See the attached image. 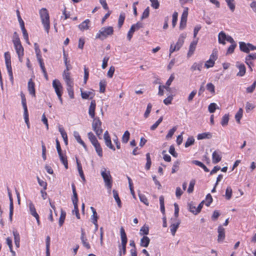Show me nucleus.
Here are the masks:
<instances>
[{
	"mask_svg": "<svg viewBox=\"0 0 256 256\" xmlns=\"http://www.w3.org/2000/svg\"><path fill=\"white\" fill-rule=\"evenodd\" d=\"M96 108V102L95 100H93L91 101L88 108V114L91 118H93L92 124V130L95 132L98 138H101L100 136L103 132L102 128V122L99 118L95 117Z\"/></svg>",
	"mask_w": 256,
	"mask_h": 256,
	"instance_id": "nucleus-1",
	"label": "nucleus"
},
{
	"mask_svg": "<svg viewBox=\"0 0 256 256\" xmlns=\"http://www.w3.org/2000/svg\"><path fill=\"white\" fill-rule=\"evenodd\" d=\"M40 14L44 28L48 34L50 28V16L48 10L46 8H42L40 10Z\"/></svg>",
	"mask_w": 256,
	"mask_h": 256,
	"instance_id": "nucleus-2",
	"label": "nucleus"
},
{
	"mask_svg": "<svg viewBox=\"0 0 256 256\" xmlns=\"http://www.w3.org/2000/svg\"><path fill=\"white\" fill-rule=\"evenodd\" d=\"M114 33V29L112 26L103 27L99 30L96 36V38L101 40L106 39L108 36H111Z\"/></svg>",
	"mask_w": 256,
	"mask_h": 256,
	"instance_id": "nucleus-3",
	"label": "nucleus"
},
{
	"mask_svg": "<svg viewBox=\"0 0 256 256\" xmlns=\"http://www.w3.org/2000/svg\"><path fill=\"white\" fill-rule=\"evenodd\" d=\"M102 169L104 170L101 172L102 176L104 179L106 187L110 191L112 187V180L110 174V172L109 170H106L104 168H103Z\"/></svg>",
	"mask_w": 256,
	"mask_h": 256,
	"instance_id": "nucleus-4",
	"label": "nucleus"
},
{
	"mask_svg": "<svg viewBox=\"0 0 256 256\" xmlns=\"http://www.w3.org/2000/svg\"><path fill=\"white\" fill-rule=\"evenodd\" d=\"M142 27L143 24L140 22H138L136 24H132L127 34V38L128 40H130L134 32L138 30L140 28Z\"/></svg>",
	"mask_w": 256,
	"mask_h": 256,
	"instance_id": "nucleus-5",
	"label": "nucleus"
},
{
	"mask_svg": "<svg viewBox=\"0 0 256 256\" xmlns=\"http://www.w3.org/2000/svg\"><path fill=\"white\" fill-rule=\"evenodd\" d=\"M7 190H8V197H9V199H10L9 219L10 222H12L13 212H14L13 200L12 198L11 192H10V190L8 187H7Z\"/></svg>",
	"mask_w": 256,
	"mask_h": 256,
	"instance_id": "nucleus-6",
	"label": "nucleus"
},
{
	"mask_svg": "<svg viewBox=\"0 0 256 256\" xmlns=\"http://www.w3.org/2000/svg\"><path fill=\"white\" fill-rule=\"evenodd\" d=\"M52 86L54 88L56 93V94L57 96H58L59 94H62V87L61 83L58 80L55 79L52 81Z\"/></svg>",
	"mask_w": 256,
	"mask_h": 256,
	"instance_id": "nucleus-7",
	"label": "nucleus"
},
{
	"mask_svg": "<svg viewBox=\"0 0 256 256\" xmlns=\"http://www.w3.org/2000/svg\"><path fill=\"white\" fill-rule=\"evenodd\" d=\"M218 242H222L225 238V229L222 226H220L218 228Z\"/></svg>",
	"mask_w": 256,
	"mask_h": 256,
	"instance_id": "nucleus-8",
	"label": "nucleus"
},
{
	"mask_svg": "<svg viewBox=\"0 0 256 256\" xmlns=\"http://www.w3.org/2000/svg\"><path fill=\"white\" fill-rule=\"evenodd\" d=\"M236 66L238 68L239 72L237 73L236 76H243L246 72V68L244 64L237 62Z\"/></svg>",
	"mask_w": 256,
	"mask_h": 256,
	"instance_id": "nucleus-9",
	"label": "nucleus"
},
{
	"mask_svg": "<svg viewBox=\"0 0 256 256\" xmlns=\"http://www.w3.org/2000/svg\"><path fill=\"white\" fill-rule=\"evenodd\" d=\"M35 84L32 82V79L29 80L28 84V89L29 94L34 97H36Z\"/></svg>",
	"mask_w": 256,
	"mask_h": 256,
	"instance_id": "nucleus-10",
	"label": "nucleus"
},
{
	"mask_svg": "<svg viewBox=\"0 0 256 256\" xmlns=\"http://www.w3.org/2000/svg\"><path fill=\"white\" fill-rule=\"evenodd\" d=\"M16 50V54L18 55L20 62H22V56H24V48L22 44L14 46Z\"/></svg>",
	"mask_w": 256,
	"mask_h": 256,
	"instance_id": "nucleus-11",
	"label": "nucleus"
},
{
	"mask_svg": "<svg viewBox=\"0 0 256 256\" xmlns=\"http://www.w3.org/2000/svg\"><path fill=\"white\" fill-rule=\"evenodd\" d=\"M84 230L81 229V237L80 239L82 240V244L84 246H85L87 249H90V244L86 242L87 239L86 237L84 236Z\"/></svg>",
	"mask_w": 256,
	"mask_h": 256,
	"instance_id": "nucleus-12",
	"label": "nucleus"
},
{
	"mask_svg": "<svg viewBox=\"0 0 256 256\" xmlns=\"http://www.w3.org/2000/svg\"><path fill=\"white\" fill-rule=\"evenodd\" d=\"M198 40H193L190 44L188 56H190L194 52L197 44Z\"/></svg>",
	"mask_w": 256,
	"mask_h": 256,
	"instance_id": "nucleus-13",
	"label": "nucleus"
},
{
	"mask_svg": "<svg viewBox=\"0 0 256 256\" xmlns=\"http://www.w3.org/2000/svg\"><path fill=\"white\" fill-rule=\"evenodd\" d=\"M74 136L78 142L82 145L85 150H87L86 146L84 142L81 139L80 136L78 134V132L76 131H74Z\"/></svg>",
	"mask_w": 256,
	"mask_h": 256,
	"instance_id": "nucleus-14",
	"label": "nucleus"
},
{
	"mask_svg": "<svg viewBox=\"0 0 256 256\" xmlns=\"http://www.w3.org/2000/svg\"><path fill=\"white\" fill-rule=\"evenodd\" d=\"M228 35L226 34L223 31L220 32L218 34V40L220 44L224 45L226 44L225 41L226 40Z\"/></svg>",
	"mask_w": 256,
	"mask_h": 256,
	"instance_id": "nucleus-15",
	"label": "nucleus"
},
{
	"mask_svg": "<svg viewBox=\"0 0 256 256\" xmlns=\"http://www.w3.org/2000/svg\"><path fill=\"white\" fill-rule=\"evenodd\" d=\"M120 237L122 240V244H126L128 239L124 230L122 227L120 229Z\"/></svg>",
	"mask_w": 256,
	"mask_h": 256,
	"instance_id": "nucleus-16",
	"label": "nucleus"
},
{
	"mask_svg": "<svg viewBox=\"0 0 256 256\" xmlns=\"http://www.w3.org/2000/svg\"><path fill=\"white\" fill-rule=\"evenodd\" d=\"M90 20L88 19H86L84 20L82 24L78 25V27L79 29L82 31L87 30L89 28L88 24Z\"/></svg>",
	"mask_w": 256,
	"mask_h": 256,
	"instance_id": "nucleus-17",
	"label": "nucleus"
},
{
	"mask_svg": "<svg viewBox=\"0 0 256 256\" xmlns=\"http://www.w3.org/2000/svg\"><path fill=\"white\" fill-rule=\"evenodd\" d=\"M72 190L73 196L72 198L73 204H78V196L76 192L75 186L74 184H72Z\"/></svg>",
	"mask_w": 256,
	"mask_h": 256,
	"instance_id": "nucleus-18",
	"label": "nucleus"
},
{
	"mask_svg": "<svg viewBox=\"0 0 256 256\" xmlns=\"http://www.w3.org/2000/svg\"><path fill=\"white\" fill-rule=\"evenodd\" d=\"M222 156L216 151H214L212 154V163L216 164L221 160Z\"/></svg>",
	"mask_w": 256,
	"mask_h": 256,
	"instance_id": "nucleus-19",
	"label": "nucleus"
},
{
	"mask_svg": "<svg viewBox=\"0 0 256 256\" xmlns=\"http://www.w3.org/2000/svg\"><path fill=\"white\" fill-rule=\"evenodd\" d=\"M150 242V239L147 236H144L140 240V245L142 246L147 248Z\"/></svg>",
	"mask_w": 256,
	"mask_h": 256,
	"instance_id": "nucleus-20",
	"label": "nucleus"
},
{
	"mask_svg": "<svg viewBox=\"0 0 256 256\" xmlns=\"http://www.w3.org/2000/svg\"><path fill=\"white\" fill-rule=\"evenodd\" d=\"M240 49L242 52L246 53L250 52V49L248 46V43L246 44L244 42H240Z\"/></svg>",
	"mask_w": 256,
	"mask_h": 256,
	"instance_id": "nucleus-21",
	"label": "nucleus"
},
{
	"mask_svg": "<svg viewBox=\"0 0 256 256\" xmlns=\"http://www.w3.org/2000/svg\"><path fill=\"white\" fill-rule=\"evenodd\" d=\"M112 193H113L114 198L116 202L117 203L118 207L119 208H122V202H121L120 199L118 196V192L115 190H113Z\"/></svg>",
	"mask_w": 256,
	"mask_h": 256,
	"instance_id": "nucleus-22",
	"label": "nucleus"
},
{
	"mask_svg": "<svg viewBox=\"0 0 256 256\" xmlns=\"http://www.w3.org/2000/svg\"><path fill=\"white\" fill-rule=\"evenodd\" d=\"M76 164H77L78 170L80 176V178H82V180L83 182H85L86 179H85V177H84V174L83 172L82 166H81V164L78 162V160L77 158H76Z\"/></svg>",
	"mask_w": 256,
	"mask_h": 256,
	"instance_id": "nucleus-23",
	"label": "nucleus"
},
{
	"mask_svg": "<svg viewBox=\"0 0 256 256\" xmlns=\"http://www.w3.org/2000/svg\"><path fill=\"white\" fill-rule=\"evenodd\" d=\"M202 64V62H200L199 63L194 62L190 68V70L192 72L196 70L201 71Z\"/></svg>",
	"mask_w": 256,
	"mask_h": 256,
	"instance_id": "nucleus-24",
	"label": "nucleus"
},
{
	"mask_svg": "<svg viewBox=\"0 0 256 256\" xmlns=\"http://www.w3.org/2000/svg\"><path fill=\"white\" fill-rule=\"evenodd\" d=\"M92 145L94 147L98 156L102 157V150L99 142H98L95 144H93Z\"/></svg>",
	"mask_w": 256,
	"mask_h": 256,
	"instance_id": "nucleus-25",
	"label": "nucleus"
},
{
	"mask_svg": "<svg viewBox=\"0 0 256 256\" xmlns=\"http://www.w3.org/2000/svg\"><path fill=\"white\" fill-rule=\"evenodd\" d=\"M212 137V134L210 132H204L200 134L197 136V138L199 140L206 138H210Z\"/></svg>",
	"mask_w": 256,
	"mask_h": 256,
	"instance_id": "nucleus-26",
	"label": "nucleus"
},
{
	"mask_svg": "<svg viewBox=\"0 0 256 256\" xmlns=\"http://www.w3.org/2000/svg\"><path fill=\"white\" fill-rule=\"evenodd\" d=\"M30 211V214L34 217L38 216V214L36 212V210L34 204L32 202H30L28 204Z\"/></svg>",
	"mask_w": 256,
	"mask_h": 256,
	"instance_id": "nucleus-27",
	"label": "nucleus"
},
{
	"mask_svg": "<svg viewBox=\"0 0 256 256\" xmlns=\"http://www.w3.org/2000/svg\"><path fill=\"white\" fill-rule=\"evenodd\" d=\"M126 15L124 12H121L118 18V27L119 28H120L124 24V19H125Z\"/></svg>",
	"mask_w": 256,
	"mask_h": 256,
	"instance_id": "nucleus-28",
	"label": "nucleus"
},
{
	"mask_svg": "<svg viewBox=\"0 0 256 256\" xmlns=\"http://www.w3.org/2000/svg\"><path fill=\"white\" fill-rule=\"evenodd\" d=\"M192 163L196 166H198L201 167L202 168L204 169V170L206 172H208L210 171L209 169L203 163H202V162H200L198 160H192Z\"/></svg>",
	"mask_w": 256,
	"mask_h": 256,
	"instance_id": "nucleus-29",
	"label": "nucleus"
},
{
	"mask_svg": "<svg viewBox=\"0 0 256 256\" xmlns=\"http://www.w3.org/2000/svg\"><path fill=\"white\" fill-rule=\"evenodd\" d=\"M60 160L61 162L64 165L65 168L66 169L68 168V162L67 160V158L66 156H64L62 153L58 154Z\"/></svg>",
	"mask_w": 256,
	"mask_h": 256,
	"instance_id": "nucleus-30",
	"label": "nucleus"
},
{
	"mask_svg": "<svg viewBox=\"0 0 256 256\" xmlns=\"http://www.w3.org/2000/svg\"><path fill=\"white\" fill-rule=\"evenodd\" d=\"M180 224V222H178L176 224H172L170 225V232L172 236H174L176 234V232L179 226V225Z\"/></svg>",
	"mask_w": 256,
	"mask_h": 256,
	"instance_id": "nucleus-31",
	"label": "nucleus"
},
{
	"mask_svg": "<svg viewBox=\"0 0 256 256\" xmlns=\"http://www.w3.org/2000/svg\"><path fill=\"white\" fill-rule=\"evenodd\" d=\"M88 137L92 144H95V143L98 142V140L96 139V136L94 135V134L92 132H88Z\"/></svg>",
	"mask_w": 256,
	"mask_h": 256,
	"instance_id": "nucleus-32",
	"label": "nucleus"
},
{
	"mask_svg": "<svg viewBox=\"0 0 256 256\" xmlns=\"http://www.w3.org/2000/svg\"><path fill=\"white\" fill-rule=\"evenodd\" d=\"M105 144L109 148L112 150L114 151L116 150L114 146L112 145L111 141L110 138H108V137L104 139Z\"/></svg>",
	"mask_w": 256,
	"mask_h": 256,
	"instance_id": "nucleus-33",
	"label": "nucleus"
},
{
	"mask_svg": "<svg viewBox=\"0 0 256 256\" xmlns=\"http://www.w3.org/2000/svg\"><path fill=\"white\" fill-rule=\"evenodd\" d=\"M130 133L129 132L128 130H126L124 132V134L122 136V142L124 143V144L127 143L130 139Z\"/></svg>",
	"mask_w": 256,
	"mask_h": 256,
	"instance_id": "nucleus-34",
	"label": "nucleus"
},
{
	"mask_svg": "<svg viewBox=\"0 0 256 256\" xmlns=\"http://www.w3.org/2000/svg\"><path fill=\"white\" fill-rule=\"evenodd\" d=\"M20 97L22 99V104L24 108V112L28 111L26 106V98L24 94L22 92L20 93Z\"/></svg>",
	"mask_w": 256,
	"mask_h": 256,
	"instance_id": "nucleus-35",
	"label": "nucleus"
},
{
	"mask_svg": "<svg viewBox=\"0 0 256 256\" xmlns=\"http://www.w3.org/2000/svg\"><path fill=\"white\" fill-rule=\"evenodd\" d=\"M243 110L240 108L235 115V118L238 123H240V120L242 116Z\"/></svg>",
	"mask_w": 256,
	"mask_h": 256,
	"instance_id": "nucleus-36",
	"label": "nucleus"
},
{
	"mask_svg": "<svg viewBox=\"0 0 256 256\" xmlns=\"http://www.w3.org/2000/svg\"><path fill=\"white\" fill-rule=\"evenodd\" d=\"M229 121V114H225L222 118L221 124L222 126H226L228 124Z\"/></svg>",
	"mask_w": 256,
	"mask_h": 256,
	"instance_id": "nucleus-37",
	"label": "nucleus"
},
{
	"mask_svg": "<svg viewBox=\"0 0 256 256\" xmlns=\"http://www.w3.org/2000/svg\"><path fill=\"white\" fill-rule=\"evenodd\" d=\"M66 213L64 210H62L60 212V216L59 218V225L60 226H62L64 223V221L66 218Z\"/></svg>",
	"mask_w": 256,
	"mask_h": 256,
	"instance_id": "nucleus-38",
	"label": "nucleus"
},
{
	"mask_svg": "<svg viewBox=\"0 0 256 256\" xmlns=\"http://www.w3.org/2000/svg\"><path fill=\"white\" fill-rule=\"evenodd\" d=\"M50 237L47 236L46 238V256H50Z\"/></svg>",
	"mask_w": 256,
	"mask_h": 256,
	"instance_id": "nucleus-39",
	"label": "nucleus"
},
{
	"mask_svg": "<svg viewBox=\"0 0 256 256\" xmlns=\"http://www.w3.org/2000/svg\"><path fill=\"white\" fill-rule=\"evenodd\" d=\"M50 237L47 236L46 238V256H50Z\"/></svg>",
	"mask_w": 256,
	"mask_h": 256,
	"instance_id": "nucleus-40",
	"label": "nucleus"
},
{
	"mask_svg": "<svg viewBox=\"0 0 256 256\" xmlns=\"http://www.w3.org/2000/svg\"><path fill=\"white\" fill-rule=\"evenodd\" d=\"M217 108H219L214 102L210 103L208 107V110L210 113H214Z\"/></svg>",
	"mask_w": 256,
	"mask_h": 256,
	"instance_id": "nucleus-41",
	"label": "nucleus"
},
{
	"mask_svg": "<svg viewBox=\"0 0 256 256\" xmlns=\"http://www.w3.org/2000/svg\"><path fill=\"white\" fill-rule=\"evenodd\" d=\"M228 6L232 12H234L235 10L234 0H225Z\"/></svg>",
	"mask_w": 256,
	"mask_h": 256,
	"instance_id": "nucleus-42",
	"label": "nucleus"
},
{
	"mask_svg": "<svg viewBox=\"0 0 256 256\" xmlns=\"http://www.w3.org/2000/svg\"><path fill=\"white\" fill-rule=\"evenodd\" d=\"M146 168L147 170H149L150 169L151 164H152L151 158H150V153H147L146 154Z\"/></svg>",
	"mask_w": 256,
	"mask_h": 256,
	"instance_id": "nucleus-43",
	"label": "nucleus"
},
{
	"mask_svg": "<svg viewBox=\"0 0 256 256\" xmlns=\"http://www.w3.org/2000/svg\"><path fill=\"white\" fill-rule=\"evenodd\" d=\"M180 163V162L179 160H177L174 162L172 170V174L175 173L178 170Z\"/></svg>",
	"mask_w": 256,
	"mask_h": 256,
	"instance_id": "nucleus-44",
	"label": "nucleus"
},
{
	"mask_svg": "<svg viewBox=\"0 0 256 256\" xmlns=\"http://www.w3.org/2000/svg\"><path fill=\"white\" fill-rule=\"evenodd\" d=\"M74 206V208L72 211V213L73 214H76V217L78 219L80 218V214H79V210L78 208V204H73Z\"/></svg>",
	"mask_w": 256,
	"mask_h": 256,
	"instance_id": "nucleus-45",
	"label": "nucleus"
},
{
	"mask_svg": "<svg viewBox=\"0 0 256 256\" xmlns=\"http://www.w3.org/2000/svg\"><path fill=\"white\" fill-rule=\"evenodd\" d=\"M194 142V139L193 136L189 137L186 142H185L184 146L186 148H188L192 145Z\"/></svg>",
	"mask_w": 256,
	"mask_h": 256,
	"instance_id": "nucleus-46",
	"label": "nucleus"
},
{
	"mask_svg": "<svg viewBox=\"0 0 256 256\" xmlns=\"http://www.w3.org/2000/svg\"><path fill=\"white\" fill-rule=\"evenodd\" d=\"M37 58V60L38 62V63H39V64H40V66L41 68V70H42V72H45V70H46V68H45V66H44V62H43V60L42 58V56H40V57H36Z\"/></svg>",
	"mask_w": 256,
	"mask_h": 256,
	"instance_id": "nucleus-47",
	"label": "nucleus"
},
{
	"mask_svg": "<svg viewBox=\"0 0 256 256\" xmlns=\"http://www.w3.org/2000/svg\"><path fill=\"white\" fill-rule=\"evenodd\" d=\"M100 92H104L106 90V82L104 80H102L100 82Z\"/></svg>",
	"mask_w": 256,
	"mask_h": 256,
	"instance_id": "nucleus-48",
	"label": "nucleus"
},
{
	"mask_svg": "<svg viewBox=\"0 0 256 256\" xmlns=\"http://www.w3.org/2000/svg\"><path fill=\"white\" fill-rule=\"evenodd\" d=\"M195 183L196 181L194 180H190L188 188L187 190L188 193L190 194L193 192Z\"/></svg>",
	"mask_w": 256,
	"mask_h": 256,
	"instance_id": "nucleus-49",
	"label": "nucleus"
},
{
	"mask_svg": "<svg viewBox=\"0 0 256 256\" xmlns=\"http://www.w3.org/2000/svg\"><path fill=\"white\" fill-rule=\"evenodd\" d=\"M206 90L210 92L212 94H214L215 92V86L211 82L208 83L206 86Z\"/></svg>",
	"mask_w": 256,
	"mask_h": 256,
	"instance_id": "nucleus-50",
	"label": "nucleus"
},
{
	"mask_svg": "<svg viewBox=\"0 0 256 256\" xmlns=\"http://www.w3.org/2000/svg\"><path fill=\"white\" fill-rule=\"evenodd\" d=\"M177 129L176 126H174L172 129H170L167 135L166 136V138L167 139L170 138L172 136L174 135V132L176 131Z\"/></svg>",
	"mask_w": 256,
	"mask_h": 256,
	"instance_id": "nucleus-51",
	"label": "nucleus"
},
{
	"mask_svg": "<svg viewBox=\"0 0 256 256\" xmlns=\"http://www.w3.org/2000/svg\"><path fill=\"white\" fill-rule=\"evenodd\" d=\"M149 232V228L148 226H143L140 230V235H147Z\"/></svg>",
	"mask_w": 256,
	"mask_h": 256,
	"instance_id": "nucleus-52",
	"label": "nucleus"
},
{
	"mask_svg": "<svg viewBox=\"0 0 256 256\" xmlns=\"http://www.w3.org/2000/svg\"><path fill=\"white\" fill-rule=\"evenodd\" d=\"M232 189L230 186H228L226 190V198L227 200H230L232 195Z\"/></svg>",
	"mask_w": 256,
	"mask_h": 256,
	"instance_id": "nucleus-53",
	"label": "nucleus"
},
{
	"mask_svg": "<svg viewBox=\"0 0 256 256\" xmlns=\"http://www.w3.org/2000/svg\"><path fill=\"white\" fill-rule=\"evenodd\" d=\"M178 13L176 12H174L172 14V26L173 28H174L178 20Z\"/></svg>",
	"mask_w": 256,
	"mask_h": 256,
	"instance_id": "nucleus-54",
	"label": "nucleus"
},
{
	"mask_svg": "<svg viewBox=\"0 0 256 256\" xmlns=\"http://www.w3.org/2000/svg\"><path fill=\"white\" fill-rule=\"evenodd\" d=\"M150 14V8L149 7H147L143 12L141 16V19H145L148 17Z\"/></svg>",
	"mask_w": 256,
	"mask_h": 256,
	"instance_id": "nucleus-55",
	"label": "nucleus"
},
{
	"mask_svg": "<svg viewBox=\"0 0 256 256\" xmlns=\"http://www.w3.org/2000/svg\"><path fill=\"white\" fill-rule=\"evenodd\" d=\"M152 108V105L150 103L148 104L146 110L144 114V116L145 118H147L151 112Z\"/></svg>",
	"mask_w": 256,
	"mask_h": 256,
	"instance_id": "nucleus-56",
	"label": "nucleus"
},
{
	"mask_svg": "<svg viewBox=\"0 0 256 256\" xmlns=\"http://www.w3.org/2000/svg\"><path fill=\"white\" fill-rule=\"evenodd\" d=\"M206 205L207 206H210V204L212 202V198L210 194H208L206 195Z\"/></svg>",
	"mask_w": 256,
	"mask_h": 256,
	"instance_id": "nucleus-57",
	"label": "nucleus"
},
{
	"mask_svg": "<svg viewBox=\"0 0 256 256\" xmlns=\"http://www.w3.org/2000/svg\"><path fill=\"white\" fill-rule=\"evenodd\" d=\"M256 86V81H254L252 85L249 87H248L246 89V91L247 93H252Z\"/></svg>",
	"mask_w": 256,
	"mask_h": 256,
	"instance_id": "nucleus-58",
	"label": "nucleus"
},
{
	"mask_svg": "<svg viewBox=\"0 0 256 256\" xmlns=\"http://www.w3.org/2000/svg\"><path fill=\"white\" fill-rule=\"evenodd\" d=\"M151 2V6L154 9L158 8L160 3L158 0H150Z\"/></svg>",
	"mask_w": 256,
	"mask_h": 256,
	"instance_id": "nucleus-59",
	"label": "nucleus"
},
{
	"mask_svg": "<svg viewBox=\"0 0 256 256\" xmlns=\"http://www.w3.org/2000/svg\"><path fill=\"white\" fill-rule=\"evenodd\" d=\"M183 44V40L181 38H178V42H176L174 47L176 48L177 50H178L180 49V48L182 46Z\"/></svg>",
	"mask_w": 256,
	"mask_h": 256,
	"instance_id": "nucleus-60",
	"label": "nucleus"
},
{
	"mask_svg": "<svg viewBox=\"0 0 256 256\" xmlns=\"http://www.w3.org/2000/svg\"><path fill=\"white\" fill-rule=\"evenodd\" d=\"M126 244H122L121 246H119L120 251H119V256H122V254H125L126 253Z\"/></svg>",
	"mask_w": 256,
	"mask_h": 256,
	"instance_id": "nucleus-61",
	"label": "nucleus"
},
{
	"mask_svg": "<svg viewBox=\"0 0 256 256\" xmlns=\"http://www.w3.org/2000/svg\"><path fill=\"white\" fill-rule=\"evenodd\" d=\"M138 196L140 200L142 202H144L146 206L148 205V200L144 195L142 194H139Z\"/></svg>",
	"mask_w": 256,
	"mask_h": 256,
	"instance_id": "nucleus-62",
	"label": "nucleus"
},
{
	"mask_svg": "<svg viewBox=\"0 0 256 256\" xmlns=\"http://www.w3.org/2000/svg\"><path fill=\"white\" fill-rule=\"evenodd\" d=\"M66 89L70 98L72 99L74 98V92L73 90V86H68Z\"/></svg>",
	"mask_w": 256,
	"mask_h": 256,
	"instance_id": "nucleus-63",
	"label": "nucleus"
},
{
	"mask_svg": "<svg viewBox=\"0 0 256 256\" xmlns=\"http://www.w3.org/2000/svg\"><path fill=\"white\" fill-rule=\"evenodd\" d=\"M169 152L174 158H177L178 154L176 152L174 146H170L169 149Z\"/></svg>",
	"mask_w": 256,
	"mask_h": 256,
	"instance_id": "nucleus-64",
	"label": "nucleus"
}]
</instances>
